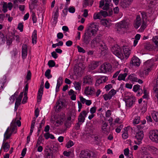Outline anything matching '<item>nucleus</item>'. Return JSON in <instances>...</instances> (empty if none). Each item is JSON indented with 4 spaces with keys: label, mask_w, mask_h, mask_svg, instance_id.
Wrapping results in <instances>:
<instances>
[{
    "label": "nucleus",
    "mask_w": 158,
    "mask_h": 158,
    "mask_svg": "<svg viewBox=\"0 0 158 158\" xmlns=\"http://www.w3.org/2000/svg\"><path fill=\"white\" fill-rule=\"evenodd\" d=\"M69 95L71 96V99L73 100H75L76 99V95L74 91L72 89L70 90L69 92Z\"/></svg>",
    "instance_id": "obj_32"
},
{
    "label": "nucleus",
    "mask_w": 158,
    "mask_h": 158,
    "mask_svg": "<svg viewBox=\"0 0 158 158\" xmlns=\"http://www.w3.org/2000/svg\"><path fill=\"white\" fill-rule=\"evenodd\" d=\"M100 13L101 16L102 15L104 17H105L107 15V12L105 11L102 10L100 11Z\"/></svg>",
    "instance_id": "obj_62"
},
{
    "label": "nucleus",
    "mask_w": 158,
    "mask_h": 158,
    "mask_svg": "<svg viewBox=\"0 0 158 158\" xmlns=\"http://www.w3.org/2000/svg\"><path fill=\"white\" fill-rule=\"evenodd\" d=\"M102 18V16L100 14V12L99 13H95L93 16V19L94 20L97 19H101Z\"/></svg>",
    "instance_id": "obj_39"
},
{
    "label": "nucleus",
    "mask_w": 158,
    "mask_h": 158,
    "mask_svg": "<svg viewBox=\"0 0 158 158\" xmlns=\"http://www.w3.org/2000/svg\"><path fill=\"white\" fill-rule=\"evenodd\" d=\"M130 127L128 126L124 128L125 132L122 134V138L124 139H127L128 137L127 131L130 129Z\"/></svg>",
    "instance_id": "obj_25"
},
{
    "label": "nucleus",
    "mask_w": 158,
    "mask_h": 158,
    "mask_svg": "<svg viewBox=\"0 0 158 158\" xmlns=\"http://www.w3.org/2000/svg\"><path fill=\"white\" fill-rule=\"evenodd\" d=\"M99 65L98 62H94L89 65V67L90 70H94Z\"/></svg>",
    "instance_id": "obj_31"
},
{
    "label": "nucleus",
    "mask_w": 158,
    "mask_h": 158,
    "mask_svg": "<svg viewBox=\"0 0 158 158\" xmlns=\"http://www.w3.org/2000/svg\"><path fill=\"white\" fill-rule=\"evenodd\" d=\"M102 129L104 132H108L109 131V129L108 127L107 123H104L102 125Z\"/></svg>",
    "instance_id": "obj_27"
},
{
    "label": "nucleus",
    "mask_w": 158,
    "mask_h": 158,
    "mask_svg": "<svg viewBox=\"0 0 158 158\" xmlns=\"http://www.w3.org/2000/svg\"><path fill=\"white\" fill-rule=\"evenodd\" d=\"M154 63L152 60H148L145 62L144 64V68L142 71H140L139 72V74L141 77H144L148 75L152 69Z\"/></svg>",
    "instance_id": "obj_3"
},
{
    "label": "nucleus",
    "mask_w": 158,
    "mask_h": 158,
    "mask_svg": "<svg viewBox=\"0 0 158 158\" xmlns=\"http://www.w3.org/2000/svg\"><path fill=\"white\" fill-rule=\"evenodd\" d=\"M74 88L76 90L80 91L81 89V82L75 81L73 83Z\"/></svg>",
    "instance_id": "obj_24"
},
{
    "label": "nucleus",
    "mask_w": 158,
    "mask_h": 158,
    "mask_svg": "<svg viewBox=\"0 0 158 158\" xmlns=\"http://www.w3.org/2000/svg\"><path fill=\"white\" fill-rule=\"evenodd\" d=\"M130 63L132 66L138 67L140 65L141 62L138 58L136 56H133L131 59Z\"/></svg>",
    "instance_id": "obj_11"
},
{
    "label": "nucleus",
    "mask_w": 158,
    "mask_h": 158,
    "mask_svg": "<svg viewBox=\"0 0 158 158\" xmlns=\"http://www.w3.org/2000/svg\"><path fill=\"white\" fill-rule=\"evenodd\" d=\"M108 79V78L107 77L105 76H102L96 80L95 85L97 86H98L101 84L105 82Z\"/></svg>",
    "instance_id": "obj_14"
},
{
    "label": "nucleus",
    "mask_w": 158,
    "mask_h": 158,
    "mask_svg": "<svg viewBox=\"0 0 158 158\" xmlns=\"http://www.w3.org/2000/svg\"><path fill=\"white\" fill-rule=\"evenodd\" d=\"M6 81V79L4 77L0 80V92L3 89L4 84L5 83Z\"/></svg>",
    "instance_id": "obj_34"
},
{
    "label": "nucleus",
    "mask_w": 158,
    "mask_h": 158,
    "mask_svg": "<svg viewBox=\"0 0 158 158\" xmlns=\"http://www.w3.org/2000/svg\"><path fill=\"white\" fill-rule=\"evenodd\" d=\"M43 94V88H40L38 91L37 98L38 100H40Z\"/></svg>",
    "instance_id": "obj_36"
},
{
    "label": "nucleus",
    "mask_w": 158,
    "mask_h": 158,
    "mask_svg": "<svg viewBox=\"0 0 158 158\" xmlns=\"http://www.w3.org/2000/svg\"><path fill=\"white\" fill-rule=\"evenodd\" d=\"M96 32V30H86L84 37V43L86 44H88L89 43V40L87 39V37H90L91 34L92 35H94Z\"/></svg>",
    "instance_id": "obj_9"
},
{
    "label": "nucleus",
    "mask_w": 158,
    "mask_h": 158,
    "mask_svg": "<svg viewBox=\"0 0 158 158\" xmlns=\"http://www.w3.org/2000/svg\"><path fill=\"white\" fill-rule=\"evenodd\" d=\"M127 76V74L126 73L120 74L118 77V79L119 81L124 80Z\"/></svg>",
    "instance_id": "obj_37"
},
{
    "label": "nucleus",
    "mask_w": 158,
    "mask_h": 158,
    "mask_svg": "<svg viewBox=\"0 0 158 158\" xmlns=\"http://www.w3.org/2000/svg\"><path fill=\"white\" fill-rule=\"evenodd\" d=\"M19 93L18 92H16L14 95H12L10 98V102H9L10 103H12L14 102L15 100V98L16 95H17Z\"/></svg>",
    "instance_id": "obj_38"
},
{
    "label": "nucleus",
    "mask_w": 158,
    "mask_h": 158,
    "mask_svg": "<svg viewBox=\"0 0 158 158\" xmlns=\"http://www.w3.org/2000/svg\"><path fill=\"white\" fill-rule=\"evenodd\" d=\"M27 100V94L26 92H25L24 94V97L22 101L23 104H24L26 103Z\"/></svg>",
    "instance_id": "obj_53"
},
{
    "label": "nucleus",
    "mask_w": 158,
    "mask_h": 158,
    "mask_svg": "<svg viewBox=\"0 0 158 158\" xmlns=\"http://www.w3.org/2000/svg\"><path fill=\"white\" fill-rule=\"evenodd\" d=\"M101 23L102 24L105 26L108 27L110 25L111 23V21L106 19H104L101 21Z\"/></svg>",
    "instance_id": "obj_33"
},
{
    "label": "nucleus",
    "mask_w": 158,
    "mask_h": 158,
    "mask_svg": "<svg viewBox=\"0 0 158 158\" xmlns=\"http://www.w3.org/2000/svg\"><path fill=\"white\" fill-rule=\"evenodd\" d=\"M27 54V46L26 44H23L22 46V56L23 58H25Z\"/></svg>",
    "instance_id": "obj_18"
},
{
    "label": "nucleus",
    "mask_w": 158,
    "mask_h": 158,
    "mask_svg": "<svg viewBox=\"0 0 158 158\" xmlns=\"http://www.w3.org/2000/svg\"><path fill=\"white\" fill-rule=\"evenodd\" d=\"M65 118V115L62 114L61 115L59 116L55 122V125L56 127H58L62 125L63 123V121Z\"/></svg>",
    "instance_id": "obj_15"
},
{
    "label": "nucleus",
    "mask_w": 158,
    "mask_h": 158,
    "mask_svg": "<svg viewBox=\"0 0 158 158\" xmlns=\"http://www.w3.org/2000/svg\"><path fill=\"white\" fill-rule=\"evenodd\" d=\"M48 64L49 67H52L55 66V63L53 60H50L48 62Z\"/></svg>",
    "instance_id": "obj_52"
},
{
    "label": "nucleus",
    "mask_w": 158,
    "mask_h": 158,
    "mask_svg": "<svg viewBox=\"0 0 158 158\" xmlns=\"http://www.w3.org/2000/svg\"><path fill=\"white\" fill-rule=\"evenodd\" d=\"M75 9L73 7H69V11L71 13H74L75 12Z\"/></svg>",
    "instance_id": "obj_63"
},
{
    "label": "nucleus",
    "mask_w": 158,
    "mask_h": 158,
    "mask_svg": "<svg viewBox=\"0 0 158 158\" xmlns=\"http://www.w3.org/2000/svg\"><path fill=\"white\" fill-rule=\"evenodd\" d=\"M143 93L144 95L143 96V98H148V90L145 88L144 87L143 88Z\"/></svg>",
    "instance_id": "obj_42"
},
{
    "label": "nucleus",
    "mask_w": 158,
    "mask_h": 158,
    "mask_svg": "<svg viewBox=\"0 0 158 158\" xmlns=\"http://www.w3.org/2000/svg\"><path fill=\"white\" fill-rule=\"evenodd\" d=\"M112 88V85L111 84H108L105 86V89L106 91H108Z\"/></svg>",
    "instance_id": "obj_58"
},
{
    "label": "nucleus",
    "mask_w": 158,
    "mask_h": 158,
    "mask_svg": "<svg viewBox=\"0 0 158 158\" xmlns=\"http://www.w3.org/2000/svg\"><path fill=\"white\" fill-rule=\"evenodd\" d=\"M149 138L153 142L158 143V130H151L149 132Z\"/></svg>",
    "instance_id": "obj_8"
},
{
    "label": "nucleus",
    "mask_w": 158,
    "mask_h": 158,
    "mask_svg": "<svg viewBox=\"0 0 158 158\" xmlns=\"http://www.w3.org/2000/svg\"><path fill=\"white\" fill-rule=\"evenodd\" d=\"M74 145L73 142L71 140L69 141L66 144V147L67 148H69Z\"/></svg>",
    "instance_id": "obj_46"
},
{
    "label": "nucleus",
    "mask_w": 158,
    "mask_h": 158,
    "mask_svg": "<svg viewBox=\"0 0 158 158\" xmlns=\"http://www.w3.org/2000/svg\"><path fill=\"white\" fill-rule=\"evenodd\" d=\"M13 7V4L10 2H9L7 3L6 2H4L2 5V10L4 13L7 12L8 8L9 10H11Z\"/></svg>",
    "instance_id": "obj_13"
},
{
    "label": "nucleus",
    "mask_w": 158,
    "mask_h": 158,
    "mask_svg": "<svg viewBox=\"0 0 158 158\" xmlns=\"http://www.w3.org/2000/svg\"><path fill=\"white\" fill-rule=\"evenodd\" d=\"M111 51L114 54L121 59L128 58L131 52V50L128 46H123V50H121L119 46L118 45L113 47Z\"/></svg>",
    "instance_id": "obj_2"
},
{
    "label": "nucleus",
    "mask_w": 158,
    "mask_h": 158,
    "mask_svg": "<svg viewBox=\"0 0 158 158\" xmlns=\"http://www.w3.org/2000/svg\"><path fill=\"white\" fill-rule=\"evenodd\" d=\"M13 38L16 39V40L17 42H19V37L18 35H14V36H10V37L7 36L6 37V43L8 45H9L11 44Z\"/></svg>",
    "instance_id": "obj_17"
},
{
    "label": "nucleus",
    "mask_w": 158,
    "mask_h": 158,
    "mask_svg": "<svg viewBox=\"0 0 158 158\" xmlns=\"http://www.w3.org/2000/svg\"><path fill=\"white\" fill-rule=\"evenodd\" d=\"M128 79L132 82H136L137 80L136 75L135 74H132L129 76Z\"/></svg>",
    "instance_id": "obj_30"
},
{
    "label": "nucleus",
    "mask_w": 158,
    "mask_h": 158,
    "mask_svg": "<svg viewBox=\"0 0 158 158\" xmlns=\"http://www.w3.org/2000/svg\"><path fill=\"white\" fill-rule=\"evenodd\" d=\"M38 2V0H31L29 3V6L30 10H33L35 7L36 4Z\"/></svg>",
    "instance_id": "obj_29"
},
{
    "label": "nucleus",
    "mask_w": 158,
    "mask_h": 158,
    "mask_svg": "<svg viewBox=\"0 0 158 158\" xmlns=\"http://www.w3.org/2000/svg\"><path fill=\"white\" fill-rule=\"evenodd\" d=\"M153 41L155 43L156 46L158 48V36H156L153 39Z\"/></svg>",
    "instance_id": "obj_51"
},
{
    "label": "nucleus",
    "mask_w": 158,
    "mask_h": 158,
    "mask_svg": "<svg viewBox=\"0 0 158 158\" xmlns=\"http://www.w3.org/2000/svg\"><path fill=\"white\" fill-rule=\"evenodd\" d=\"M55 8L56 9V11L54 13L53 15L54 20H56L57 19L59 14L58 7H56Z\"/></svg>",
    "instance_id": "obj_41"
},
{
    "label": "nucleus",
    "mask_w": 158,
    "mask_h": 158,
    "mask_svg": "<svg viewBox=\"0 0 158 158\" xmlns=\"http://www.w3.org/2000/svg\"><path fill=\"white\" fill-rule=\"evenodd\" d=\"M99 27L98 23L94 22L89 23L87 25L88 30H98Z\"/></svg>",
    "instance_id": "obj_16"
},
{
    "label": "nucleus",
    "mask_w": 158,
    "mask_h": 158,
    "mask_svg": "<svg viewBox=\"0 0 158 158\" xmlns=\"http://www.w3.org/2000/svg\"><path fill=\"white\" fill-rule=\"evenodd\" d=\"M103 97L105 101L110 100L112 98V97L108 93V94H104L103 96Z\"/></svg>",
    "instance_id": "obj_49"
},
{
    "label": "nucleus",
    "mask_w": 158,
    "mask_h": 158,
    "mask_svg": "<svg viewBox=\"0 0 158 158\" xmlns=\"http://www.w3.org/2000/svg\"><path fill=\"white\" fill-rule=\"evenodd\" d=\"M124 96L125 99L126 100V105L129 107H131L135 101V97L130 92H125Z\"/></svg>",
    "instance_id": "obj_4"
},
{
    "label": "nucleus",
    "mask_w": 158,
    "mask_h": 158,
    "mask_svg": "<svg viewBox=\"0 0 158 158\" xmlns=\"http://www.w3.org/2000/svg\"><path fill=\"white\" fill-rule=\"evenodd\" d=\"M51 55L55 59H56L58 57L57 55L55 52H52L51 53Z\"/></svg>",
    "instance_id": "obj_64"
},
{
    "label": "nucleus",
    "mask_w": 158,
    "mask_h": 158,
    "mask_svg": "<svg viewBox=\"0 0 158 158\" xmlns=\"http://www.w3.org/2000/svg\"><path fill=\"white\" fill-rule=\"evenodd\" d=\"M151 114L154 120L158 123V112L153 111L151 113Z\"/></svg>",
    "instance_id": "obj_28"
},
{
    "label": "nucleus",
    "mask_w": 158,
    "mask_h": 158,
    "mask_svg": "<svg viewBox=\"0 0 158 158\" xmlns=\"http://www.w3.org/2000/svg\"><path fill=\"white\" fill-rule=\"evenodd\" d=\"M133 0H125L121 3V6L123 8H126L131 5Z\"/></svg>",
    "instance_id": "obj_20"
},
{
    "label": "nucleus",
    "mask_w": 158,
    "mask_h": 158,
    "mask_svg": "<svg viewBox=\"0 0 158 158\" xmlns=\"http://www.w3.org/2000/svg\"><path fill=\"white\" fill-rule=\"evenodd\" d=\"M6 41V38L4 35L0 32V44H4Z\"/></svg>",
    "instance_id": "obj_35"
},
{
    "label": "nucleus",
    "mask_w": 158,
    "mask_h": 158,
    "mask_svg": "<svg viewBox=\"0 0 158 158\" xmlns=\"http://www.w3.org/2000/svg\"><path fill=\"white\" fill-rule=\"evenodd\" d=\"M60 104L59 103H56V106L55 107V110L57 112L59 111L61 109V107Z\"/></svg>",
    "instance_id": "obj_57"
},
{
    "label": "nucleus",
    "mask_w": 158,
    "mask_h": 158,
    "mask_svg": "<svg viewBox=\"0 0 158 158\" xmlns=\"http://www.w3.org/2000/svg\"><path fill=\"white\" fill-rule=\"evenodd\" d=\"M124 153L126 156H128L129 154V149L128 148H127L124 149Z\"/></svg>",
    "instance_id": "obj_61"
},
{
    "label": "nucleus",
    "mask_w": 158,
    "mask_h": 158,
    "mask_svg": "<svg viewBox=\"0 0 158 158\" xmlns=\"http://www.w3.org/2000/svg\"><path fill=\"white\" fill-rule=\"evenodd\" d=\"M78 120L79 122L83 123L85 121V117L81 114H80L78 117Z\"/></svg>",
    "instance_id": "obj_50"
},
{
    "label": "nucleus",
    "mask_w": 158,
    "mask_h": 158,
    "mask_svg": "<svg viewBox=\"0 0 158 158\" xmlns=\"http://www.w3.org/2000/svg\"><path fill=\"white\" fill-rule=\"evenodd\" d=\"M77 48L78 50V51L80 52L85 53V51L83 49V48L79 46H77Z\"/></svg>",
    "instance_id": "obj_59"
},
{
    "label": "nucleus",
    "mask_w": 158,
    "mask_h": 158,
    "mask_svg": "<svg viewBox=\"0 0 158 158\" xmlns=\"http://www.w3.org/2000/svg\"><path fill=\"white\" fill-rule=\"evenodd\" d=\"M85 68V66L81 63H80L76 65L74 68L75 72L79 74H81Z\"/></svg>",
    "instance_id": "obj_12"
},
{
    "label": "nucleus",
    "mask_w": 158,
    "mask_h": 158,
    "mask_svg": "<svg viewBox=\"0 0 158 158\" xmlns=\"http://www.w3.org/2000/svg\"><path fill=\"white\" fill-rule=\"evenodd\" d=\"M51 71L49 69H48L45 72V75L49 79L52 77V76L50 74Z\"/></svg>",
    "instance_id": "obj_45"
},
{
    "label": "nucleus",
    "mask_w": 158,
    "mask_h": 158,
    "mask_svg": "<svg viewBox=\"0 0 158 158\" xmlns=\"http://www.w3.org/2000/svg\"><path fill=\"white\" fill-rule=\"evenodd\" d=\"M117 91L113 89H112L109 91L108 94H110V96L112 98L114 95L116 94Z\"/></svg>",
    "instance_id": "obj_47"
},
{
    "label": "nucleus",
    "mask_w": 158,
    "mask_h": 158,
    "mask_svg": "<svg viewBox=\"0 0 158 158\" xmlns=\"http://www.w3.org/2000/svg\"><path fill=\"white\" fill-rule=\"evenodd\" d=\"M111 66L109 63H105L102 64L98 70L99 73H106L109 72L111 69Z\"/></svg>",
    "instance_id": "obj_5"
},
{
    "label": "nucleus",
    "mask_w": 158,
    "mask_h": 158,
    "mask_svg": "<svg viewBox=\"0 0 158 158\" xmlns=\"http://www.w3.org/2000/svg\"><path fill=\"white\" fill-rule=\"evenodd\" d=\"M44 136L46 139H48L49 138H50L51 139H53L55 138L54 136L53 135L50 134L48 132H47L45 133L44 134Z\"/></svg>",
    "instance_id": "obj_40"
},
{
    "label": "nucleus",
    "mask_w": 158,
    "mask_h": 158,
    "mask_svg": "<svg viewBox=\"0 0 158 158\" xmlns=\"http://www.w3.org/2000/svg\"><path fill=\"white\" fill-rule=\"evenodd\" d=\"M63 83V78L61 77H59L57 80V84L62 85Z\"/></svg>",
    "instance_id": "obj_55"
},
{
    "label": "nucleus",
    "mask_w": 158,
    "mask_h": 158,
    "mask_svg": "<svg viewBox=\"0 0 158 158\" xmlns=\"http://www.w3.org/2000/svg\"><path fill=\"white\" fill-rule=\"evenodd\" d=\"M96 108L95 106H93L91 108L90 110V112L91 114H94L96 112Z\"/></svg>",
    "instance_id": "obj_56"
},
{
    "label": "nucleus",
    "mask_w": 158,
    "mask_h": 158,
    "mask_svg": "<svg viewBox=\"0 0 158 158\" xmlns=\"http://www.w3.org/2000/svg\"><path fill=\"white\" fill-rule=\"evenodd\" d=\"M100 42V40L99 38H95L91 42V46L92 47H94L98 45V44Z\"/></svg>",
    "instance_id": "obj_22"
},
{
    "label": "nucleus",
    "mask_w": 158,
    "mask_h": 158,
    "mask_svg": "<svg viewBox=\"0 0 158 158\" xmlns=\"http://www.w3.org/2000/svg\"><path fill=\"white\" fill-rule=\"evenodd\" d=\"M80 101L83 103H85L86 99L84 98L82 96H80L79 97Z\"/></svg>",
    "instance_id": "obj_60"
},
{
    "label": "nucleus",
    "mask_w": 158,
    "mask_h": 158,
    "mask_svg": "<svg viewBox=\"0 0 158 158\" xmlns=\"http://www.w3.org/2000/svg\"><path fill=\"white\" fill-rule=\"evenodd\" d=\"M144 137L143 132L142 131H138L135 136L134 143L135 144L139 145L142 143V141Z\"/></svg>",
    "instance_id": "obj_7"
},
{
    "label": "nucleus",
    "mask_w": 158,
    "mask_h": 158,
    "mask_svg": "<svg viewBox=\"0 0 158 158\" xmlns=\"http://www.w3.org/2000/svg\"><path fill=\"white\" fill-rule=\"evenodd\" d=\"M92 78L90 76H86L84 78L83 83L91 84L92 82Z\"/></svg>",
    "instance_id": "obj_23"
},
{
    "label": "nucleus",
    "mask_w": 158,
    "mask_h": 158,
    "mask_svg": "<svg viewBox=\"0 0 158 158\" xmlns=\"http://www.w3.org/2000/svg\"><path fill=\"white\" fill-rule=\"evenodd\" d=\"M140 122V118L139 116L136 117L133 120V124L134 125L138 124Z\"/></svg>",
    "instance_id": "obj_43"
},
{
    "label": "nucleus",
    "mask_w": 158,
    "mask_h": 158,
    "mask_svg": "<svg viewBox=\"0 0 158 158\" xmlns=\"http://www.w3.org/2000/svg\"><path fill=\"white\" fill-rule=\"evenodd\" d=\"M42 136H40L39 137L37 143L36 145V147H38L39 145H40V144H41V143H42Z\"/></svg>",
    "instance_id": "obj_48"
},
{
    "label": "nucleus",
    "mask_w": 158,
    "mask_h": 158,
    "mask_svg": "<svg viewBox=\"0 0 158 158\" xmlns=\"http://www.w3.org/2000/svg\"><path fill=\"white\" fill-rule=\"evenodd\" d=\"M140 89V86L139 85H135L134 86L133 90L134 92H136L138 90Z\"/></svg>",
    "instance_id": "obj_54"
},
{
    "label": "nucleus",
    "mask_w": 158,
    "mask_h": 158,
    "mask_svg": "<svg viewBox=\"0 0 158 158\" xmlns=\"http://www.w3.org/2000/svg\"><path fill=\"white\" fill-rule=\"evenodd\" d=\"M130 24L127 20H123L117 23L115 25L116 29H127Z\"/></svg>",
    "instance_id": "obj_6"
},
{
    "label": "nucleus",
    "mask_w": 158,
    "mask_h": 158,
    "mask_svg": "<svg viewBox=\"0 0 158 158\" xmlns=\"http://www.w3.org/2000/svg\"><path fill=\"white\" fill-rule=\"evenodd\" d=\"M141 22L142 21L140 16L139 15H137L136 19L134 24V26L135 28L138 29L140 26Z\"/></svg>",
    "instance_id": "obj_19"
},
{
    "label": "nucleus",
    "mask_w": 158,
    "mask_h": 158,
    "mask_svg": "<svg viewBox=\"0 0 158 158\" xmlns=\"http://www.w3.org/2000/svg\"><path fill=\"white\" fill-rule=\"evenodd\" d=\"M23 96V92L21 93L19 96L16 99V101L15 103V104L16 105H20Z\"/></svg>",
    "instance_id": "obj_26"
},
{
    "label": "nucleus",
    "mask_w": 158,
    "mask_h": 158,
    "mask_svg": "<svg viewBox=\"0 0 158 158\" xmlns=\"http://www.w3.org/2000/svg\"><path fill=\"white\" fill-rule=\"evenodd\" d=\"M94 94V89L93 87L87 86L85 88L83 94L89 96H93Z\"/></svg>",
    "instance_id": "obj_10"
},
{
    "label": "nucleus",
    "mask_w": 158,
    "mask_h": 158,
    "mask_svg": "<svg viewBox=\"0 0 158 158\" xmlns=\"http://www.w3.org/2000/svg\"><path fill=\"white\" fill-rule=\"evenodd\" d=\"M46 156L47 158H54L52 152L50 151L49 152H47Z\"/></svg>",
    "instance_id": "obj_44"
},
{
    "label": "nucleus",
    "mask_w": 158,
    "mask_h": 158,
    "mask_svg": "<svg viewBox=\"0 0 158 158\" xmlns=\"http://www.w3.org/2000/svg\"><path fill=\"white\" fill-rule=\"evenodd\" d=\"M21 119L19 115H17L15 119H13L11 123L10 127H8L4 135V139L2 148L4 149L5 152H7L10 148V145L7 143L4 144V142L10 137L12 134L16 132V127L17 125L20 127L21 125V123L20 121Z\"/></svg>",
    "instance_id": "obj_1"
},
{
    "label": "nucleus",
    "mask_w": 158,
    "mask_h": 158,
    "mask_svg": "<svg viewBox=\"0 0 158 158\" xmlns=\"http://www.w3.org/2000/svg\"><path fill=\"white\" fill-rule=\"evenodd\" d=\"M80 158H95L93 156H91L89 153L87 152L82 151L80 154Z\"/></svg>",
    "instance_id": "obj_21"
}]
</instances>
